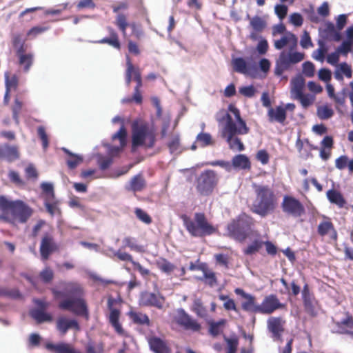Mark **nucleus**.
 I'll return each mask as SVG.
<instances>
[{
	"label": "nucleus",
	"instance_id": "f257e3e1",
	"mask_svg": "<svg viewBox=\"0 0 353 353\" xmlns=\"http://www.w3.org/2000/svg\"><path fill=\"white\" fill-rule=\"evenodd\" d=\"M228 110L234 114L235 120L225 109H221L216 113V119L220 123L225 122L222 130V137L225 139L229 148L232 150L241 152L245 150V145L237 135L248 134L250 128L241 118L240 110L234 105L230 104Z\"/></svg>",
	"mask_w": 353,
	"mask_h": 353
},
{
	"label": "nucleus",
	"instance_id": "f03ea898",
	"mask_svg": "<svg viewBox=\"0 0 353 353\" xmlns=\"http://www.w3.org/2000/svg\"><path fill=\"white\" fill-rule=\"evenodd\" d=\"M255 199L251 207V211L261 217L274 212L277 206L276 194L269 185L252 184Z\"/></svg>",
	"mask_w": 353,
	"mask_h": 353
},
{
	"label": "nucleus",
	"instance_id": "7ed1b4c3",
	"mask_svg": "<svg viewBox=\"0 0 353 353\" xmlns=\"http://www.w3.org/2000/svg\"><path fill=\"white\" fill-rule=\"evenodd\" d=\"M66 296L73 298L67 299L61 301L59 307L61 310H68L77 315H83L88 312L85 300L82 298L83 289L77 282H69L65 284L63 288Z\"/></svg>",
	"mask_w": 353,
	"mask_h": 353
},
{
	"label": "nucleus",
	"instance_id": "20e7f679",
	"mask_svg": "<svg viewBox=\"0 0 353 353\" xmlns=\"http://www.w3.org/2000/svg\"><path fill=\"white\" fill-rule=\"evenodd\" d=\"M184 227L193 237H205L216 232L217 229L208 219L203 212H196L191 218L186 214L181 216Z\"/></svg>",
	"mask_w": 353,
	"mask_h": 353
},
{
	"label": "nucleus",
	"instance_id": "39448f33",
	"mask_svg": "<svg viewBox=\"0 0 353 353\" xmlns=\"http://www.w3.org/2000/svg\"><path fill=\"white\" fill-rule=\"evenodd\" d=\"M254 219L245 212L232 219L226 226L227 235L239 243H244L252 234Z\"/></svg>",
	"mask_w": 353,
	"mask_h": 353
},
{
	"label": "nucleus",
	"instance_id": "423d86ee",
	"mask_svg": "<svg viewBox=\"0 0 353 353\" xmlns=\"http://www.w3.org/2000/svg\"><path fill=\"white\" fill-rule=\"evenodd\" d=\"M156 143V134L153 129L145 122L134 121L132 124V151L139 147L152 148Z\"/></svg>",
	"mask_w": 353,
	"mask_h": 353
},
{
	"label": "nucleus",
	"instance_id": "0eeeda50",
	"mask_svg": "<svg viewBox=\"0 0 353 353\" xmlns=\"http://www.w3.org/2000/svg\"><path fill=\"white\" fill-rule=\"evenodd\" d=\"M0 210L5 214L10 213L14 219L21 223L27 222L33 212L32 208L23 201H9L4 196H0Z\"/></svg>",
	"mask_w": 353,
	"mask_h": 353
},
{
	"label": "nucleus",
	"instance_id": "6e6552de",
	"mask_svg": "<svg viewBox=\"0 0 353 353\" xmlns=\"http://www.w3.org/2000/svg\"><path fill=\"white\" fill-rule=\"evenodd\" d=\"M219 177L216 171L205 170L200 173L195 180V188L200 196H208L216 188Z\"/></svg>",
	"mask_w": 353,
	"mask_h": 353
},
{
	"label": "nucleus",
	"instance_id": "1a4fd4ad",
	"mask_svg": "<svg viewBox=\"0 0 353 353\" xmlns=\"http://www.w3.org/2000/svg\"><path fill=\"white\" fill-rule=\"evenodd\" d=\"M136 82V86L134 89V99L137 104H141L143 97L141 92V88L143 86L141 72L139 67L134 66L130 58L126 57V70H125V83L129 86L132 81Z\"/></svg>",
	"mask_w": 353,
	"mask_h": 353
},
{
	"label": "nucleus",
	"instance_id": "9d476101",
	"mask_svg": "<svg viewBox=\"0 0 353 353\" xmlns=\"http://www.w3.org/2000/svg\"><path fill=\"white\" fill-rule=\"evenodd\" d=\"M283 212L294 217H299L305 214V208L301 202L292 196L285 195L281 203Z\"/></svg>",
	"mask_w": 353,
	"mask_h": 353
},
{
	"label": "nucleus",
	"instance_id": "9b49d317",
	"mask_svg": "<svg viewBox=\"0 0 353 353\" xmlns=\"http://www.w3.org/2000/svg\"><path fill=\"white\" fill-rule=\"evenodd\" d=\"M174 320L178 325L185 330L199 332L201 328V324L185 312L183 309L177 310Z\"/></svg>",
	"mask_w": 353,
	"mask_h": 353
},
{
	"label": "nucleus",
	"instance_id": "f8f14e48",
	"mask_svg": "<svg viewBox=\"0 0 353 353\" xmlns=\"http://www.w3.org/2000/svg\"><path fill=\"white\" fill-rule=\"evenodd\" d=\"M285 307V305L281 303L276 295L270 294L266 296L261 305H259L256 309L259 313L264 314H270L274 311L279 309H283Z\"/></svg>",
	"mask_w": 353,
	"mask_h": 353
},
{
	"label": "nucleus",
	"instance_id": "ddd939ff",
	"mask_svg": "<svg viewBox=\"0 0 353 353\" xmlns=\"http://www.w3.org/2000/svg\"><path fill=\"white\" fill-rule=\"evenodd\" d=\"M117 302L116 299L112 297H109L108 299V308L110 310L108 316V321L112 327L114 329L115 332L121 336L125 335V331L119 322L121 312L119 309L113 307L114 304Z\"/></svg>",
	"mask_w": 353,
	"mask_h": 353
},
{
	"label": "nucleus",
	"instance_id": "4468645a",
	"mask_svg": "<svg viewBox=\"0 0 353 353\" xmlns=\"http://www.w3.org/2000/svg\"><path fill=\"white\" fill-rule=\"evenodd\" d=\"M58 250L59 247L53 236L49 233H45L41 239L39 248L41 259L43 261L48 260L50 254Z\"/></svg>",
	"mask_w": 353,
	"mask_h": 353
},
{
	"label": "nucleus",
	"instance_id": "2eb2a0df",
	"mask_svg": "<svg viewBox=\"0 0 353 353\" xmlns=\"http://www.w3.org/2000/svg\"><path fill=\"white\" fill-rule=\"evenodd\" d=\"M247 17L250 20L249 26L251 28L249 38L252 41H256L261 38L260 34L267 27L266 20L258 15L250 17L248 14Z\"/></svg>",
	"mask_w": 353,
	"mask_h": 353
},
{
	"label": "nucleus",
	"instance_id": "dca6fc26",
	"mask_svg": "<svg viewBox=\"0 0 353 353\" xmlns=\"http://www.w3.org/2000/svg\"><path fill=\"white\" fill-rule=\"evenodd\" d=\"M317 233L322 237L328 236L332 241H337V231L331 219L328 216H323L322 221L317 226Z\"/></svg>",
	"mask_w": 353,
	"mask_h": 353
},
{
	"label": "nucleus",
	"instance_id": "f3484780",
	"mask_svg": "<svg viewBox=\"0 0 353 353\" xmlns=\"http://www.w3.org/2000/svg\"><path fill=\"white\" fill-rule=\"evenodd\" d=\"M164 301V297L161 296L160 294L145 291L141 294L139 304L143 306H151L161 309Z\"/></svg>",
	"mask_w": 353,
	"mask_h": 353
},
{
	"label": "nucleus",
	"instance_id": "a211bd4d",
	"mask_svg": "<svg viewBox=\"0 0 353 353\" xmlns=\"http://www.w3.org/2000/svg\"><path fill=\"white\" fill-rule=\"evenodd\" d=\"M285 321L281 317H270L267 321L268 330L272 333V338L276 341L282 340Z\"/></svg>",
	"mask_w": 353,
	"mask_h": 353
},
{
	"label": "nucleus",
	"instance_id": "6ab92c4d",
	"mask_svg": "<svg viewBox=\"0 0 353 353\" xmlns=\"http://www.w3.org/2000/svg\"><path fill=\"white\" fill-rule=\"evenodd\" d=\"M19 148L16 145L5 143L0 145V159L13 162L19 159Z\"/></svg>",
	"mask_w": 353,
	"mask_h": 353
},
{
	"label": "nucleus",
	"instance_id": "aec40b11",
	"mask_svg": "<svg viewBox=\"0 0 353 353\" xmlns=\"http://www.w3.org/2000/svg\"><path fill=\"white\" fill-rule=\"evenodd\" d=\"M297 43L298 39L296 35L291 32H286L280 39L274 41V46L276 50H281L289 45L290 51H292L297 47Z\"/></svg>",
	"mask_w": 353,
	"mask_h": 353
},
{
	"label": "nucleus",
	"instance_id": "412c9836",
	"mask_svg": "<svg viewBox=\"0 0 353 353\" xmlns=\"http://www.w3.org/2000/svg\"><path fill=\"white\" fill-rule=\"evenodd\" d=\"M127 131L124 125H121L119 131L114 134L112 137V140L119 139L120 143L119 147H111L109 150L110 157L117 156L126 145Z\"/></svg>",
	"mask_w": 353,
	"mask_h": 353
},
{
	"label": "nucleus",
	"instance_id": "4be33fe9",
	"mask_svg": "<svg viewBox=\"0 0 353 353\" xmlns=\"http://www.w3.org/2000/svg\"><path fill=\"white\" fill-rule=\"evenodd\" d=\"M148 342L154 353H171V349L167 343L158 336L150 337Z\"/></svg>",
	"mask_w": 353,
	"mask_h": 353
},
{
	"label": "nucleus",
	"instance_id": "5701e85b",
	"mask_svg": "<svg viewBox=\"0 0 353 353\" xmlns=\"http://www.w3.org/2000/svg\"><path fill=\"white\" fill-rule=\"evenodd\" d=\"M57 329L62 335H65L69 329L79 330V325L75 319H68L65 317H59L57 321Z\"/></svg>",
	"mask_w": 353,
	"mask_h": 353
},
{
	"label": "nucleus",
	"instance_id": "b1692460",
	"mask_svg": "<svg viewBox=\"0 0 353 353\" xmlns=\"http://www.w3.org/2000/svg\"><path fill=\"white\" fill-rule=\"evenodd\" d=\"M18 64L23 72H28L34 63V55L32 52H21L16 54Z\"/></svg>",
	"mask_w": 353,
	"mask_h": 353
},
{
	"label": "nucleus",
	"instance_id": "393cba45",
	"mask_svg": "<svg viewBox=\"0 0 353 353\" xmlns=\"http://www.w3.org/2000/svg\"><path fill=\"white\" fill-rule=\"evenodd\" d=\"M335 324L339 333L348 334L353 338V316L352 315L347 313L345 319L337 321Z\"/></svg>",
	"mask_w": 353,
	"mask_h": 353
},
{
	"label": "nucleus",
	"instance_id": "a878e982",
	"mask_svg": "<svg viewBox=\"0 0 353 353\" xmlns=\"http://www.w3.org/2000/svg\"><path fill=\"white\" fill-rule=\"evenodd\" d=\"M107 30L108 31L109 37H104L102 39L96 41L98 43H107L110 46L113 47L117 50H120L121 48V44L119 40V37L118 33L116 30L112 27H108Z\"/></svg>",
	"mask_w": 353,
	"mask_h": 353
},
{
	"label": "nucleus",
	"instance_id": "bb28decb",
	"mask_svg": "<svg viewBox=\"0 0 353 353\" xmlns=\"http://www.w3.org/2000/svg\"><path fill=\"white\" fill-rule=\"evenodd\" d=\"M302 298L305 312L311 316H314V307L312 303L313 297L310 292L309 285L307 283H305L303 288Z\"/></svg>",
	"mask_w": 353,
	"mask_h": 353
},
{
	"label": "nucleus",
	"instance_id": "cd10ccee",
	"mask_svg": "<svg viewBox=\"0 0 353 353\" xmlns=\"http://www.w3.org/2000/svg\"><path fill=\"white\" fill-rule=\"evenodd\" d=\"M46 348L54 353H81L71 345L65 343L58 344L47 343Z\"/></svg>",
	"mask_w": 353,
	"mask_h": 353
},
{
	"label": "nucleus",
	"instance_id": "c85d7f7f",
	"mask_svg": "<svg viewBox=\"0 0 353 353\" xmlns=\"http://www.w3.org/2000/svg\"><path fill=\"white\" fill-rule=\"evenodd\" d=\"M26 39L20 33H14L11 37V43L15 50V54L25 52L28 46L26 43Z\"/></svg>",
	"mask_w": 353,
	"mask_h": 353
},
{
	"label": "nucleus",
	"instance_id": "c756f323",
	"mask_svg": "<svg viewBox=\"0 0 353 353\" xmlns=\"http://www.w3.org/2000/svg\"><path fill=\"white\" fill-rule=\"evenodd\" d=\"M305 81L304 78L299 75L291 81V95L293 99L303 94Z\"/></svg>",
	"mask_w": 353,
	"mask_h": 353
},
{
	"label": "nucleus",
	"instance_id": "7c9ffc66",
	"mask_svg": "<svg viewBox=\"0 0 353 353\" xmlns=\"http://www.w3.org/2000/svg\"><path fill=\"white\" fill-rule=\"evenodd\" d=\"M268 115L270 122L277 121L280 123H283L286 119L285 109L281 106H278L274 110L270 108L268 110Z\"/></svg>",
	"mask_w": 353,
	"mask_h": 353
},
{
	"label": "nucleus",
	"instance_id": "2f4dec72",
	"mask_svg": "<svg viewBox=\"0 0 353 353\" xmlns=\"http://www.w3.org/2000/svg\"><path fill=\"white\" fill-rule=\"evenodd\" d=\"M280 56L287 62L289 67L292 64L302 61L305 58V54L299 52L286 53L285 51H283L280 53Z\"/></svg>",
	"mask_w": 353,
	"mask_h": 353
},
{
	"label": "nucleus",
	"instance_id": "473e14b6",
	"mask_svg": "<svg viewBox=\"0 0 353 353\" xmlns=\"http://www.w3.org/2000/svg\"><path fill=\"white\" fill-rule=\"evenodd\" d=\"M146 185V182L141 174H138L133 176L130 182L129 187H127L128 190L136 192L142 191Z\"/></svg>",
	"mask_w": 353,
	"mask_h": 353
},
{
	"label": "nucleus",
	"instance_id": "72a5a7b5",
	"mask_svg": "<svg viewBox=\"0 0 353 353\" xmlns=\"http://www.w3.org/2000/svg\"><path fill=\"white\" fill-rule=\"evenodd\" d=\"M226 323L227 321L224 319H220L219 321H208L209 334L213 337L220 335L223 332Z\"/></svg>",
	"mask_w": 353,
	"mask_h": 353
},
{
	"label": "nucleus",
	"instance_id": "f704fd0d",
	"mask_svg": "<svg viewBox=\"0 0 353 353\" xmlns=\"http://www.w3.org/2000/svg\"><path fill=\"white\" fill-rule=\"evenodd\" d=\"M326 195L331 203L336 205L340 208H343L346 203V201L342 194L337 190L334 189L329 190Z\"/></svg>",
	"mask_w": 353,
	"mask_h": 353
},
{
	"label": "nucleus",
	"instance_id": "c9c22d12",
	"mask_svg": "<svg viewBox=\"0 0 353 353\" xmlns=\"http://www.w3.org/2000/svg\"><path fill=\"white\" fill-rule=\"evenodd\" d=\"M223 340L226 343L225 353H236L239 343V338L236 334L230 336L223 335Z\"/></svg>",
	"mask_w": 353,
	"mask_h": 353
},
{
	"label": "nucleus",
	"instance_id": "e433bc0d",
	"mask_svg": "<svg viewBox=\"0 0 353 353\" xmlns=\"http://www.w3.org/2000/svg\"><path fill=\"white\" fill-rule=\"evenodd\" d=\"M30 316L36 321L39 324L44 322H51L53 320L51 314L46 312V311H41L40 310L32 309L30 312Z\"/></svg>",
	"mask_w": 353,
	"mask_h": 353
},
{
	"label": "nucleus",
	"instance_id": "4c0bfd02",
	"mask_svg": "<svg viewBox=\"0 0 353 353\" xmlns=\"http://www.w3.org/2000/svg\"><path fill=\"white\" fill-rule=\"evenodd\" d=\"M232 166L239 169H250L251 167L250 161L245 154H237L232 159Z\"/></svg>",
	"mask_w": 353,
	"mask_h": 353
},
{
	"label": "nucleus",
	"instance_id": "58836bf2",
	"mask_svg": "<svg viewBox=\"0 0 353 353\" xmlns=\"http://www.w3.org/2000/svg\"><path fill=\"white\" fill-rule=\"evenodd\" d=\"M129 316L135 324L138 325H145L147 326L150 325V321L148 316L145 314H143L139 312H130Z\"/></svg>",
	"mask_w": 353,
	"mask_h": 353
},
{
	"label": "nucleus",
	"instance_id": "ea45409f",
	"mask_svg": "<svg viewBox=\"0 0 353 353\" xmlns=\"http://www.w3.org/2000/svg\"><path fill=\"white\" fill-rule=\"evenodd\" d=\"M62 150L68 155V157L66 160L67 165L70 169H74L79 165L80 163L83 162L82 157L72 153L67 148H63Z\"/></svg>",
	"mask_w": 353,
	"mask_h": 353
},
{
	"label": "nucleus",
	"instance_id": "a19ab883",
	"mask_svg": "<svg viewBox=\"0 0 353 353\" xmlns=\"http://www.w3.org/2000/svg\"><path fill=\"white\" fill-rule=\"evenodd\" d=\"M244 299H246L245 301L243 302L241 304V307L244 311L251 312L254 313H259L256 307L259 305H256V299L252 294H248Z\"/></svg>",
	"mask_w": 353,
	"mask_h": 353
},
{
	"label": "nucleus",
	"instance_id": "79ce46f5",
	"mask_svg": "<svg viewBox=\"0 0 353 353\" xmlns=\"http://www.w3.org/2000/svg\"><path fill=\"white\" fill-rule=\"evenodd\" d=\"M325 37L331 40L339 41L341 39V33L336 30L334 25L332 23H327L324 29Z\"/></svg>",
	"mask_w": 353,
	"mask_h": 353
},
{
	"label": "nucleus",
	"instance_id": "37998d69",
	"mask_svg": "<svg viewBox=\"0 0 353 353\" xmlns=\"http://www.w3.org/2000/svg\"><path fill=\"white\" fill-rule=\"evenodd\" d=\"M233 70L241 74H247L248 72V66L244 59L238 57L233 59L232 61Z\"/></svg>",
	"mask_w": 353,
	"mask_h": 353
},
{
	"label": "nucleus",
	"instance_id": "c03bdc74",
	"mask_svg": "<svg viewBox=\"0 0 353 353\" xmlns=\"http://www.w3.org/2000/svg\"><path fill=\"white\" fill-rule=\"evenodd\" d=\"M263 246V241L261 239H254L252 243L248 245L244 250L245 255L250 256L258 252Z\"/></svg>",
	"mask_w": 353,
	"mask_h": 353
},
{
	"label": "nucleus",
	"instance_id": "a18cd8bd",
	"mask_svg": "<svg viewBox=\"0 0 353 353\" xmlns=\"http://www.w3.org/2000/svg\"><path fill=\"white\" fill-rule=\"evenodd\" d=\"M114 23L125 37L126 35V30L130 24L128 22L126 15L123 13L118 14L116 17Z\"/></svg>",
	"mask_w": 353,
	"mask_h": 353
},
{
	"label": "nucleus",
	"instance_id": "49530a36",
	"mask_svg": "<svg viewBox=\"0 0 353 353\" xmlns=\"http://www.w3.org/2000/svg\"><path fill=\"white\" fill-rule=\"evenodd\" d=\"M316 114L320 119L325 120L331 118L334 115V111L327 105H324L317 108Z\"/></svg>",
	"mask_w": 353,
	"mask_h": 353
},
{
	"label": "nucleus",
	"instance_id": "de8ad7c7",
	"mask_svg": "<svg viewBox=\"0 0 353 353\" xmlns=\"http://www.w3.org/2000/svg\"><path fill=\"white\" fill-rule=\"evenodd\" d=\"M0 296L7 297L12 299H18L22 297L19 290L16 288L8 289L0 287Z\"/></svg>",
	"mask_w": 353,
	"mask_h": 353
},
{
	"label": "nucleus",
	"instance_id": "09e8293b",
	"mask_svg": "<svg viewBox=\"0 0 353 353\" xmlns=\"http://www.w3.org/2000/svg\"><path fill=\"white\" fill-rule=\"evenodd\" d=\"M157 266L161 272L168 274L172 272L176 268L174 264L163 258L157 262Z\"/></svg>",
	"mask_w": 353,
	"mask_h": 353
},
{
	"label": "nucleus",
	"instance_id": "8fccbe9b",
	"mask_svg": "<svg viewBox=\"0 0 353 353\" xmlns=\"http://www.w3.org/2000/svg\"><path fill=\"white\" fill-rule=\"evenodd\" d=\"M196 141L202 148L214 145L212 136L209 133L201 132L196 136Z\"/></svg>",
	"mask_w": 353,
	"mask_h": 353
},
{
	"label": "nucleus",
	"instance_id": "3c124183",
	"mask_svg": "<svg viewBox=\"0 0 353 353\" xmlns=\"http://www.w3.org/2000/svg\"><path fill=\"white\" fill-rule=\"evenodd\" d=\"M319 48L314 50L312 53V57L315 60L323 62L325 59V54L327 52V48L322 41H319Z\"/></svg>",
	"mask_w": 353,
	"mask_h": 353
},
{
	"label": "nucleus",
	"instance_id": "603ef678",
	"mask_svg": "<svg viewBox=\"0 0 353 353\" xmlns=\"http://www.w3.org/2000/svg\"><path fill=\"white\" fill-rule=\"evenodd\" d=\"M23 108V102L17 98L14 99V104L12 107V117L17 124L19 123V114Z\"/></svg>",
	"mask_w": 353,
	"mask_h": 353
},
{
	"label": "nucleus",
	"instance_id": "864d4df0",
	"mask_svg": "<svg viewBox=\"0 0 353 353\" xmlns=\"http://www.w3.org/2000/svg\"><path fill=\"white\" fill-rule=\"evenodd\" d=\"M294 99L299 101L302 107L306 109L313 103L314 97L303 93L298 97H295Z\"/></svg>",
	"mask_w": 353,
	"mask_h": 353
},
{
	"label": "nucleus",
	"instance_id": "5fc2aeb1",
	"mask_svg": "<svg viewBox=\"0 0 353 353\" xmlns=\"http://www.w3.org/2000/svg\"><path fill=\"white\" fill-rule=\"evenodd\" d=\"M5 83L6 89L10 90L11 88L16 89L18 86L19 79L17 75L14 74L10 77L8 72L5 73Z\"/></svg>",
	"mask_w": 353,
	"mask_h": 353
},
{
	"label": "nucleus",
	"instance_id": "6e6d98bb",
	"mask_svg": "<svg viewBox=\"0 0 353 353\" xmlns=\"http://www.w3.org/2000/svg\"><path fill=\"white\" fill-rule=\"evenodd\" d=\"M39 276L43 283H48L53 279L54 272L49 267H46L40 272Z\"/></svg>",
	"mask_w": 353,
	"mask_h": 353
},
{
	"label": "nucleus",
	"instance_id": "4d7b16f0",
	"mask_svg": "<svg viewBox=\"0 0 353 353\" xmlns=\"http://www.w3.org/2000/svg\"><path fill=\"white\" fill-rule=\"evenodd\" d=\"M134 213L137 219L145 224H150L152 221L150 216L141 208H136Z\"/></svg>",
	"mask_w": 353,
	"mask_h": 353
},
{
	"label": "nucleus",
	"instance_id": "13d9d810",
	"mask_svg": "<svg viewBox=\"0 0 353 353\" xmlns=\"http://www.w3.org/2000/svg\"><path fill=\"white\" fill-rule=\"evenodd\" d=\"M290 67L288 65L287 62L284 61L279 55V59L276 62L275 74L276 75H281L284 71L288 70Z\"/></svg>",
	"mask_w": 353,
	"mask_h": 353
},
{
	"label": "nucleus",
	"instance_id": "bf43d9fd",
	"mask_svg": "<svg viewBox=\"0 0 353 353\" xmlns=\"http://www.w3.org/2000/svg\"><path fill=\"white\" fill-rule=\"evenodd\" d=\"M315 67L313 63L305 61L303 63V73L307 77H313L314 75Z\"/></svg>",
	"mask_w": 353,
	"mask_h": 353
},
{
	"label": "nucleus",
	"instance_id": "052dcab7",
	"mask_svg": "<svg viewBox=\"0 0 353 353\" xmlns=\"http://www.w3.org/2000/svg\"><path fill=\"white\" fill-rule=\"evenodd\" d=\"M48 30V27L44 26H34L30 28L27 32V37L30 39L35 38L39 34H41Z\"/></svg>",
	"mask_w": 353,
	"mask_h": 353
},
{
	"label": "nucleus",
	"instance_id": "680f3d73",
	"mask_svg": "<svg viewBox=\"0 0 353 353\" xmlns=\"http://www.w3.org/2000/svg\"><path fill=\"white\" fill-rule=\"evenodd\" d=\"M38 135L42 142V145L44 150L47 149L49 145L48 137L46 132L45 128L43 126H39L37 128Z\"/></svg>",
	"mask_w": 353,
	"mask_h": 353
},
{
	"label": "nucleus",
	"instance_id": "e2e57ef3",
	"mask_svg": "<svg viewBox=\"0 0 353 353\" xmlns=\"http://www.w3.org/2000/svg\"><path fill=\"white\" fill-rule=\"evenodd\" d=\"M168 147L171 153L176 152L180 147V138L179 135H175L172 137L171 140L168 143Z\"/></svg>",
	"mask_w": 353,
	"mask_h": 353
},
{
	"label": "nucleus",
	"instance_id": "0e129e2a",
	"mask_svg": "<svg viewBox=\"0 0 353 353\" xmlns=\"http://www.w3.org/2000/svg\"><path fill=\"white\" fill-rule=\"evenodd\" d=\"M300 45L304 49H307L313 46V43L312 42L310 34L306 30L303 32V34L300 41Z\"/></svg>",
	"mask_w": 353,
	"mask_h": 353
},
{
	"label": "nucleus",
	"instance_id": "69168bd1",
	"mask_svg": "<svg viewBox=\"0 0 353 353\" xmlns=\"http://www.w3.org/2000/svg\"><path fill=\"white\" fill-rule=\"evenodd\" d=\"M290 23L296 27H300L303 25V18L302 15L298 12H294L290 14L289 18Z\"/></svg>",
	"mask_w": 353,
	"mask_h": 353
},
{
	"label": "nucleus",
	"instance_id": "338daca9",
	"mask_svg": "<svg viewBox=\"0 0 353 353\" xmlns=\"http://www.w3.org/2000/svg\"><path fill=\"white\" fill-rule=\"evenodd\" d=\"M123 242L124 243V245H123L124 248H129L132 250H135V251H138V252L141 250L140 247L137 245L136 240L134 238L127 236V237L124 238V239L123 240Z\"/></svg>",
	"mask_w": 353,
	"mask_h": 353
},
{
	"label": "nucleus",
	"instance_id": "774afa93",
	"mask_svg": "<svg viewBox=\"0 0 353 353\" xmlns=\"http://www.w3.org/2000/svg\"><path fill=\"white\" fill-rule=\"evenodd\" d=\"M203 279L210 286L212 287L217 284V279L216 277V274L210 270L203 274Z\"/></svg>",
	"mask_w": 353,
	"mask_h": 353
}]
</instances>
